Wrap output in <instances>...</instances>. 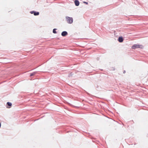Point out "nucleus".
I'll use <instances>...</instances> for the list:
<instances>
[{
  "label": "nucleus",
  "mask_w": 148,
  "mask_h": 148,
  "mask_svg": "<svg viewBox=\"0 0 148 148\" xmlns=\"http://www.w3.org/2000/svg\"><path fill=\"white\" fill-rule=\"evenodd\" d=\"M66 20L67 22L69 24H71L73 21V19L72 17L69 16L66 17Z\"/></svg>",
  "instance_id": "nucleus-1"
},
{
  "label": "nucleus",
  "mask_w": 148,
  "mask_h": 148,
  "mask_svg": "<svg viewBox=\"0 0 148 148\" xmlns=\"http://www.w3.org/2000/svg\"><path fill=\"white\" fill-rule=\"evenodd\" d=\"M143 47L142 45L137 44H134L132 47V49H134L137 48L142 49Z\"/></svg>",
  "instance_id": "nucleus-2"
},
{
  "label": "nucleus",
  "mask_w": 148,
  "mask_h": 148,
  "mask_svg": "<svg viewBox=\"0 0 148 148\" xmlns=\"http://www.w3.org/2000/svg\"><path fill=\"white\" fill-rule=\"evenodd\" d=\"M68 34L67 32L66 31L63 32L61 34V35L63 36H65Z\"/></svg>",
  "instance_id": "nucleus-3"
},
{
  "label": "nucleus",
  "mask_w": 148,
  "mask_h": 148,
  "mask_svg": "<svg viewBox=\"0 0 148 148\" xmlns=\"http://www.w3.org/2000/svg\"><path fill=\"white\" fill-rule=\"evenodd\" d=\"M75 3L76 6H78L79 4V1L77 0H75L74 1Z\"/></svg>",
  "instance_id": "nucleus-4"
},
{
  "label": "nucleus",
  "mask_w": 148,
  "mask_h": 148,
  "mask_svg": "<svg viewBox=\"0 0 148 148\" xmlns=\"http://www.w3.org/2000/svg\"><path fill=\"white\" fill-rule=\"evenodd\" d=\"M123 39L122 37H119L118 38V40L119 42H121L123 41Z\"/></svg>",
  "instance_id": "nucleus-5"
},
{
  "label": "nucleus",
  "mask_w": 148,
  "mask_h": 148,
  "mask_svg": "<svg viewBox=\"0 0 148 148\" xmlns=\"http://www.w3.org/2000/svg\"><path fill=\"white\" fill-rule=\"evenodd\" d=\"M39 14V13L38 12H34V15L35 16H36V15H38Z\"/></svg>",
  "instance_id": "nucleus-6"
},
{
  "label": "nucleus",
  "mask_w": 148,
  "mask_h": 148,
  "mask_svg": "<svg viewBox=\"0 0 148 148\" xmlns=\"http://www.w3.org/2000/svg\"><path fill=\"white\" fill-rule=\"evenodd\" d=\"M7 104L8 106H11L12 105L11 103L10 102H8L7 103Z\"/></svg>",
  "instance_id": "nucleus-7"
},
{
  "label": "nucleus",
  "mask_w": 148,
  "mask_h": 148,
  "mask_svg": "<svg viewBox=\"0 0 148 148\" xmlns=\"http://www.w3.org/2000/svg\"><path fill=\"white\" fill-rule=\"evenodd\" d=\"M36 73V72H34L30 74V76H32L34 75Z\"/></svg>",
  "instance_id": "nucleus-8"
},
{
  "label": "nucleus",
  "mask_w": 148,
  "mask_h": 148,
  "mask_svg": "<svg viewBox=\"0 0 148 148\" xmlns=\"http://www.w3.org/2000/svg\"><path fill=\"white\" fill-rule=\"evenodd\" d=\"M56 29H53V33H54V34H56Z\"/></svg>",
  "instance_id": "nucleus-9"
},
{
  "label": "nucleus",
  "mask_w": 148,
  "mask_h": 148,
  "mask_svg": "<svg viewBox=\"0 0 148 148\" xmlns=\"http://www.w3.org/2000/svg\"><path fill=\"white\" fill-rule=\"evenodd\" d=\"M34 12H35L34 11H31V12H30V13H31V14H34Z\"/></svg>",
  "instance_id": "nucleus-10"
},
{
  "label": "nucleus",
  "mask_w": 148,
  "mask_h": 148,
  "mask_svg": "<svg viewBox=\"0 0 148 148\" xmlns=\"http://www.w3.org/2000/svg\"><path fill=\"white\" fill-rule=\"evenodd\" d=\"M83 3H85L86 4H88V3L86 2H85V1H84L83 2Z\"/></svg>",
  "instance_id": "nucleus-11"
},
{
  "label": "nucleus",
  "mask_w": 148,
  "mask_h": 148,
  "mask_svg": "<svg viewBox=\"0 0 148 148\" xmlns=\"http://www.w3.org/2000/svg\"><path fill=\"white\" fill-rule=\"evenodd\" d=\"M7 108H10V107H8V106H7Z\"/></svg>",
  "instance_id": "nucleus-12"
},
{
  "label": "nucleus",
  "mask_w": 148,
  "mask_h": 148,
  "mask_svg": "<svg viewBox=\"0 0 148 148\" xmlns=\"http://www.w3.org/2000/svg\"><path fill=\"white\" fill-rule=\"evenodd\" d=\"M1 123H0V127H1Z\"/></svg>",
  "instance_id": "nucleus-13"
},
{
  "label": "nucleus",
  "mask_w": 148,
  "mask_h": 148,
  "mask_svg": "<svg viewBox=\"0 0 148 148\" xmlns=\"http://www.w3.org/2000/svg\"><path fill=\"white\" fill-rule=\"evenodd\" d=\"M125 71H124L123 73H125Z\"/></svg>",
  "instance_id": "nucleus-14"
}]
</instances>
